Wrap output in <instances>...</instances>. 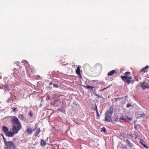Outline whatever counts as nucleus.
<instances>
[{"mask_svg":"<svg viewBox=\"0 0 149 149\" xmlns=\"http://www.w3.org/2000/svg\"><path fill=\"white\" fill-rule=\"evenodd\" d=\"M8 86H6V85L5 86V88L8 89Z\"/></svg>","mask_w":149,"mask_h":149,"instance_id":"nucleus-34","label":"nucleus"},{"mask_svg":"<svg viewBox=\"0 0 149 149\" xmlns=\"http://www.w3.org/2000/svg\"><path fill=\"white\" fill-rule=\"evenodd\" d=\"M116 72V71L115 70H112L109 72L107 73V75L109 76H111L114 74Z\"/></svg>","mask_w":149,"mask_h":149,"instance_id":"nucleus-12","label":"nucleus"},{"mask_svg":"<svg viewBox=\"0 0 149 149\" xmlns=\"http://www.w3.org/2000/svg\"><path fill=\"white\" fill-rule=\"evenodd\" d=\"M95 95L96 96H97L99 97H100V96L99 95H97V94H95Z\"/></svg>","mask_w":149,"mask_h":149,"instance_id":"nucleus-29","label":"nucleus"},{"mask_svg":"<svg viewBox=\"0 0 149 149\" xmlns=\"http://www.w3.org/2000/svg\"><path fill=\"white\" fill-rule=\"evenodd\" d=\"M2 137H3H3H4V136H3V134H2Z\"/></svg>","mask_w":149,"mask_h":149,"instance_id":"nucleus-36","label":"nucleus"},{"mask_svg":"<svg viewBox=\"0 0 149 149\" xmlns=\"http://www.w3.org/2000/svg\"><path fill=\"white\" fill-rule=\"evenodd\" d=\"M7 149H15V143L12 141H8L5 144Z\"/></svg>","mask_w":149,"mask_h":149,"instance_id":"nucleus-4","label":"nucleus"},{"mask_svg":"<svg viewBox=\"0 0 149 149\" xmlns=\"http://www.w3.org/2000/svg\"><path fill=\"white\" fill-rule=\"evenodd\" d=\"M1 77H0V79H1Z\"/></svg>","mask_w":149,"mask_h":149,"instance_id":"nucleus-40","label":"nucleus"},{"mask_svg":"<svg viewBox=\"0 0 149 149\" xmlns=\"http://www.w3.org/2000/svg\"><path fill=\"white\" fill-rule=\"evenodd\" d=\"M34 130H32L31 128H27L26 130V132H27L28 134H31L32 133L33 131Z\"/></svg>","mask_w":149,"mask_h":149,"instance_id":"nucleus-14","label":"nucleus"},{"mask_svg":"<svg viewBox=\"0 0 149 149\" xmlns=\"http://www.w3.org/2000/svg\"><path fill=\"white\" fill-rule=\"evenodd\" d=\"M149 68V66L148 65H147L145 67L143 68L141 70V72L144 73L148 72V70H147V69Z\"/></svg>","mask_w":149,"mask_h":149,"instance_id":"nucleus-9","label":"nucleus"},{"mask_svg":"<svg viewBox=\"0 0 149 149\" xmlns=\"http://www.w3.org/2000/svg\"><path fill=\"white\" fill-rule=\"evenodd\" d=\"M143 145L145 148H148V147H147V146H146L145 145L143 144Z\"/></svg>","mask_w":149,"mask_h":149,"instance_id":"nucleus-31","label":"nucleus"},{"mask_svg":"<svg viewBox=\"0 0 149 149\" xmlns=\"http://www.w3.org/2000/svg\"><path fill=\"white\" fill-rule=\"evenodd\" d=\"M127 77L129 79V80H130L132 78V77L131 76H130V77L127 76Z\"/></svg>","mask_w":149,"mask_h":149,"instance_id":"nucleus-27","label":"nucleus"},{"mask_svg":"<svg viewBox=\"0 0 149 149\" xmlns=\"http://www.w3.org/2000/svg\"><path fill=\"white\" fill-rule=\"evenodd\" d=\"M11 100V99H10V98H8V99L7 100V102H10V100Z\"/></svg>","mask_w":149,"mask_h":149,"instance_id":"nucleus-30","label":"nucleus"},{"mask_svg":"<svg viewBox=\"0 0 149 149\" xmlns=\"http://www.w3.org/2000/svg\"><path fill=\"white\" fill-rule=\"evenodd\" d=\"M12 132L9 131L6 133V134L7 136L8 137H12L15 134H17L18 132V131L19 130L17 129L15 125L12 127Z\"/></svg>","mask_w":149,"mask_h":149,"instance_id":"nucleus-3","label":"nucleus"},{"mask_svg":"<svg viewBox=\"0 0 149 149\" xmlns=\"http://www.w3.org/2000/svg\"><path fill=\"white\" fill-rule=\"evenodd\" d=\"M130 74V73L129 72H127L125 73V75L124 76H129Z\"/></svg>","mask_w":149,"mask_h":149,"instance_id":"nucleus-20","label":"nucleus"},{"mask_svg":"<svg viewBox=\"0 0 149 149\" xmlns=\"http://www.w3.org/2000/svg\"><path fill=\"white\" fill-rule=\"evenodd\" d=\"M47 143L45 142L43 139H41V142L40 143V145L42 146H45L46 145Z\"/></svg>","mask_w":149,"mask_h":149,"instance_id":"nucleus-16","label":"nucleus"},{"mask_svg":"<svg viewBox=\"0 0 149 149\" xmlns=\"http://www.w3.org/2000/svg\"><path fill=\"white\" fill-rule=\"evenodd\" d=\"M83 86L86 89H88V88H91L93 89L94 91L95 92L96 91V89L93 86Z\"/></svg>","mask_w":149,"mask_h":149,"instance_id":"nucleus-15","label":"nucleus"},{"mask_svg":"<svg viewBox=\"0 0 149 149\" xmlns=\"http://www.w3.org/2000/svg\"><path fill=\"white\" fill-rule=\"evenodd\" d=\"M101 132L103 131L104 132H106V130L105 127H103L101 128Z\"/></svg>","mask_w":149,"mask_h":149,"instance_id":"nucleus-21","label":"nucleus"},{"mask_svg":"<svg viewBox=\"0 0 149 149\" xmlns=\"http://www.w3.org/2000/svg\"><path fill=\"white\" fill-rule=\"evenodd\" d=\"M28 116H30L31 117H32L33 116V112L32 111H30L28 113Z\"/></svg>","mask_w":149,"mask_h":149,"instance_id":"nucleus-19","label":"nucleus"},{"mask_svg":"<svg viewBox=\"0 0 149 149\" xmlns=\"http://www.w3.org/2000/svg\"><path fill=\"white\" fill-rule=\"evenodd\" d=\"M36 125L35 127V129L34 130L36 131V132L34 134V135L35 136H38V135L39 134L40 132V128H37V127H36Z\"/></svg>","mask_w":149,"mask_h":149,"instance_id":"nucleus-7","label":"nucleus"},{"mask_svg":"<svg viewBox=\"0 0 149 149\" xmlns=\"http://www.w3.org/2000/svg\"><path fill=\"white\" fill-rule=\"evenodd\" d=\"M16 108H14L13 109V111H16Z\"/></svg>","mask_w":149,"mask_h":149,"instance_id":"nucleus-28","label":"nucleus"},{"mask_svg":"<svg viewBox=\"0 0 149 149\" xmlns=\"http://www.w3.org/2000/svg\"><path fill=\"white\" fill-rule=\"evenodd\" d=\"M52 84V82H51L50 83V84Z\"/></svg>","mask_w":149,"mask_h":149,"instance_id":"nucleus-38","label":"nucleus"},{"mask_svg":"<svg viewBox=\"0 0 149 149\" xmlns=\"http://www.w3.org/2000/svg\"><path fill=\"white\" fill-rule=\"evenodd\" d=\"M53 86L54 87H55L56 88H58V85L56 84H53Z\"/></svg>","mask_w":149,"mask_h":149,"instance_id":"nucleus-25","label":"nucleus"},{"mask_svg":"<svg viewBox=\"0 0 149 149\" xmlns=\"http://www.w3.org/2000/svg\"><path fill=\"white\" fill-rule=\"evenodd\" d=\"M126 141L127 142V146L128 147H129L130 149H131L133 147V145L130 143V141L128 140L127 139Z\"/></svg>","mask_w":149,"mask_h":149,"instance_id":"nucleus-11","label":"nucleus"},{"mask_svg":"<svg viewBox=\"0 0 149 149\" xmlns=\"http://www.w3.org/2000/svg\"><path fill=\"white\" fill-rule=\"evenodd\" d=\"M109 86H108V87H106V88H104L103 89H101V90H100V91H103L105 89H106L108 87H109Z\"/></svg>","mask_w":149,"mask_h":149,"instance_id":"nucleus-24","label":"nucleus"},{"mask_svg":"<svg viewBox=\"0 0 149 149\" xmlns=\"http://www.w3.org/2000/svg\"><path fill=\"white\" fill-rule=\"evenodd\" d=\"M3 141H4V142L5 144L6 143L8 142V141H7L6 140V139H5V138L4 137H3Z\"/></svg>","mask_w":149,"mask_h":149,"instance_id":"nucleus-23","label":"nucleus"},{"mask_svg":"<svg viewBox=\"0 0 149 149\" xmlns=\"http://www.w3.org/2000/svg\"><path fill=\"white\" fill-rule=\"evenodd\" d=\"M140 85L143 89H145L146 88H148L149 87L145 81L141 82Z\"/></svg>","mask_w":149,"mask_h":149,"instance_id":"nucleus-6","label":"nucleus"},{"mask_svg":"<svg viewBox=\"0 0 149 149\" xmlns=\"http://www.w3.org/2000/svg\"><path fill=\"white\" fill-rule=\"evenodd\" d=\"M93 110H95L96 111L97 116H99V114L97 109V106L96 105H95V108L94 109H93Z\"/></svg>","mask_w":149,"mask_h":149,"instance_id":"nucleus-17","label":"nucleus"},{"mask_svg":"<svg viewBox=\"0 0 149 149\" xmlns=\"http://www.w3.org/2000/svg\"><path fill=\"white\" fill-rule=\"evenodd\" d=\"M123 99V98L121 97H118V98H115V101H117L118 100H121V99Z\"/></svg>","mask_w":149,"mask_h":149,"instance_id":"nucleus-22","label":"nucleus"},{"mask_svg":"<svg viewBox=\"0 0 149 149\" xmlns=\"http://www.w3.org/2000/svg\"><path fill=\"white\" fill-rule=\"evenodd\" d=\"M18 118L21 120L25 121L26 119L23 114H20L18 116Z\"/></svg>","mask_w":149,"mask_h":149,"instance_id":"nucleus-8","label":"nucleus"},{"mask_svg":"<svg viewBox=\"0 0 149 149\" xmlns=\"http://www.w3.org/2000/svg\"><path fill=\"white\" fill-rule=\"evenodd\" d=\"M127 119H128L130 120H131L132 119V118H127Z\"/></svg>","mask_w":149,"mask_h":149,"instance_id":"nucleus-33","label":"nucleus"},{"mask_svg":"<svg viewBox=\"0 0 149 149\" xmlns=\"http://www.w3.org/2000/svg\"><path fill=\"white\" fill-rule=\"evenodd\" d=\"M30 70L31 71V74H33V72L32 71L33 70H32L31 69H30Z\"/></svg>","mask_w":149,"mask_h":149,"instance_id":"nucleus-32","label":"nucleus"},{"mask_svg":"<svg viewBox=\"0 0 149 149\" xmlns=\"http://www.w3.org/2000/svg\"><path fill=\"white\" fill-rule=\"evenodd\" d=\"M120 77L122 80L125 82H127L128 84H129L131 82L133 83L134 81V80H129V79L127 77V76H121Z\"/></svg>","mask_w":149,"mask_h":149,"instance_id":"nucleus-5","label":"nucleus"},{"mask_svg":"<svg viewBox=\"0 0 149 149\" xmlns=\"http://www.w3.org/2000/svg\"><path fill=\"white\" fill-rule=\"evenodd\" d=\"M141 115V116H143V115L144 116L145 115L144 114H142Z\"/></svg>","mask_w":149,"mask_h":149,"instance_id":"nucleus-37","label":"nucleus"},{"mask_svg":"<svg viewBox=\"0 0 149 149\" xmlns=\"http://www.w3.org/2000/svg\"><path fill=\"white\" fill-rule=\"evenodd\" d=\"M96 81V80L95 81V80H94V81Z\"/></svg>","mask_w":149,"mask_h":149,"instance_id":"nucleus-39","label":"nucleus"},{"mask_svg":"<svg viewBox=\"0 0 149 149\" xmlns=\"http://www.w3.org/2000/svg\"><path fill=\"white\" fill-rule=\"evenodd\" d=\"M113 112V109L111 106L109 109L107 111L105 114V119L104 120L106 122H110L112 120L111 115Z\"/></svg>","mask_w":149,"mask_h":149,"instance_id":"nucleus-2","label":"nucleus"},{"mask_svg":"<svg viewBox=\"0 0 149 149\" xmlns=\"http://www.w3.org/2000/svg\"><path fill=\"white\" fill-rule=\"evenodd\" d=\"M76 72L78 76H79L80 78H82L80 74V69L79 66L77 67V69L76 70Z\"/></svg>","mask_w":149,"mask_h":149,"instance_id":"nucleus-10","label":"nucleus"},{"mask_svg":"<svg viewBox=\"0 0 149 149\" xmlns=\"http://www.w3.org/2000/svg\"><path fill=\"white\" fill-rule=\"evenodd\" d=\"M120 119L122 120H126V118L123 115H122L120 117Z\"/></svg>","mask_w":149,"mask_h":149,"instance_id":"nucleus-18","label":"nucleus"},{"mask_svg":"<svg viewBox=\"0 0 149 149\" xmlns=\"http://www.w3.org/2000/svg\"><path fill=\"white\" fill-rule=\"evenodd\" d=\"M9 117L10 118V121L13 124L12 125V127L15 125L17 129L20 130L21 129L22 125L18 118L15 116H11Z\"/></svg>","mask_w":149,"mask_h":149,"instance_id":"nucleus-1","label":"nucleus"},{"mask_svg":"<svg viewBox=\"0 0 149 149\" xmlns=\"http://www.w3.org/2000/svg\"><path fill=\"white\" fill-rule=\"evenodd\" d=\"M131 106V104L128 103V104H127L126 105V107H130Z\"/></svg>","mask_w":149,"mask_h":149,"instance_id":"nucleus-26","label":"nucleus"},{"mask_svg":"<svg viewBox=\"0 0 149 149\" xmlns=\"http://www.w3.org/2000/svg\"><path fill=\"white\" fill-rule=\"evenodd\" d=\"M58 110H61V108H59L58 109Z\"/></svg>","mask_w":149,"mask_h":149,"instance_id":"nucleus-35","label":"nucleus"},{"mask_svg":"<svg viewBox=\"0 0 149 149\" xmlns=\"http://www.w3.org/2000/svg\"><path fill=\"white\" fill-rule=\"evenodd\" d=\"M2 130L6 134L8 132V129L5 126L3 125L2 126Z\"/></svg>","mask_w":149,"mask_h":149,"instance_id":"nucleus-13","label":"nucleus"}]
</instances>
